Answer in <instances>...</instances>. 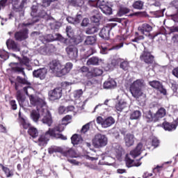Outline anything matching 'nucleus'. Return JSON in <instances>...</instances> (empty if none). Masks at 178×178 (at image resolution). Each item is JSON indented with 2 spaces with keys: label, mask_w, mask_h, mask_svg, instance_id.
<instances>
[{
  "label": "nucleus",
  "mask_w": 178,
  "mask_h": 178,
  "mask_svg": "<svg viewBox=\"0 0 178 178\" xmlns=\"http://www.w3.org/2000/svg\"><path fill=\"white\" fill-rule=\"evenodd\" d=\"M72 67L73 64L72 63H67L65 65H62L59 60H53L50 63V69L54 73H56L57 77L65 76L72 70Z\"/></svg>",
  "instance_id": "nucleus-3"
},
{
  "label": "nucleus",
  "mask_w": 178,
  "mask_h": 178,
  "mask_svg": "<svg viewBox=\"0 0 178 178\" xmlns=\"http://www.w3.org/2000/svg\"><path fill=\"white\" fill-rule=\"evenodd\" d=\"M63 126H65V124H62L61 123L54 128H49V130L47 131V134H49L50 137H54V138H60V140H67V137L63 134L56 133H62V131L65 130V127Z\"/></svg>",
  "instance_id": "nucleus-5"
},
{
  "label": "nucleus",
  "mask_w": 178,
  "mask_h": 178,
  "mask_svg": "<svg viewBox=\"0 0 178 178\" xmlns=\"http://www.w3.org/2000/svg\"><path fill=\"white\" fill-rule=\"evenodd\" d=\"M70 120H72V115H67L62 119V124H64V126H67L69 123H70Z\"/></svg>",
  "instance_id": "nucleus-53"
},
{
  "label": "nucleus",
  "mask_w": 178,
  "mask_h": 178,
  "mask_svg": "<svg viewBox=\"0 0 178 178\" xmlns=\"http://www.w3.org/2000/svg\"><path fill=\"white\" fill-rule=\"evenodd\" d=\"M10 66L11 71L17 74H22L24 77H26V72H24V67L22 66L19 63H10Z\"/></svg>",
  "instance_id": "nucleus-13"
},
{
  "label": "nucleus",
  "mask_w": 178,
  "mask_h": 178,
  "mask_svg": "<svg viewBox=\"0 0 178 178\" xmlns=\"http://www.w3.org/2000/svg\"><path fill=\"white\" fill-rule=\"evenodd\" d=\"M98 27L97 26H92L88 28L86 31V34H95V33H98Z\"/></svg>",
  "instance_id": "nucleus-57"
},
{
  "label": "nucleus",
  "mask_w": 178,
  "mask_h": 178,
  "mask_svg": "<svg viewBox=\"0 0 178 178\" xmlns=\"http://www.w3.org/2000/svg\"><path fill=\"white\" fill-rule=\"evenodd\" d=\"M71 141L74 145H79V144L83 143V138H81V136L75 134L71 137Z\"/></svg>",
  "instance_id": "nucleus-36"
},
{
  "label": "nucleus",
  "mask_w": 178,
  "mask_h": 178,
  "mask_svg": "<svg viewBox=\"0 0 178 178\" xmlns=\"http://www.w3.org/2000/svg\"><path fill=\"white\" fill-rule=\"evenodd\" d=\"M104 73V71L98 67H93L90 71V76L91 77H97L98 76H102V74Z\"/></svg>",
  "instance_id": "nucleus-39"
},
{
  "label": "nucleus",
  "mask_w": 178,
  "mask_h": 178,
  "mask_svg": "<svg viewBox=\"0 0 178 178\" xmlns=\"http://www.w3.org/2000/svg\"><path fill=\"white\" fill-rule=\"evenodd\" d=\"M15 2L17 3H18V2H20V4L17 7L13 5V10H14V12H18L19 13H23V9L24 8V5L27 3V0H15Z\"/></svg>",
  "instance_id": "nucleus-27"
},
{
  "label": "nucleus",
  "mask_w": 178,
  "mask_h": 178,
  "mask_svg": "<svg viewBox=\"0 0 178 178\" xmlns=\"http://www.w3.org/2000/svg\"><path fill=\"white\" fill-rule=\"evenodd\" d=\"M117 86H118V83H116L115 80L111 79H108V81H106L104 83L103 87L106 90H112L113 88H116Z\"/></svg>",
  "instance_id": "nucleus-29"
},
{
  "label": "nucleus",
  "mask_w": 178,
  "mask_h": 178,
  "mask_svg": "<svg viewBox=\"0 0 178 178\" xmlns=\"http://www.w3.org/2000/svg\"><path fill=\"white\" fill-rule=\"evenodd\" d=\"M141 159H143V157L134 162V160H132L130 158H127L126 159V165L127 166V168H132V166H136V168H138V166H141L142 163L140 162Z\"/></svg>",
  "instance_id": "nucleus-28"
},
{
  "label": "nucleus",
  "mask_w": 178,
  "mask_h": 178,
  "mask_svg": "<svg viewBox=\"0 0 178 178\" xmlns=\"http://www.w3.org/2000/svg\"><path fill=\"white\" fill-rule=\"evenodd\" d=\"M14 38L15 41H19V42L27 40V38H29V29L22 28V29L15 32Z\"/></svg>",
  "instance_id": "nucleus-10"
},
{
  "label": "nucleus",
  "mask_w": 178,
  "mask_h": 178,
  "mask_svg": "<svg viewBox=\"0 0 178 178\" xmlns=\"http://www.w3.org/2000/svg\"><path fill=\"white\" fill-rule=\"evenodd\" d=\"M18 120L19 122V125L22 126V128L24 130H27V129H30L31 127V124L27 121V120L24 119V118L22 117V113L19 111L18 113Z\"/></svg>",
  "instance_id": "nucleus-23"
},
{
  "label": "nucleus",
  "mask_w": 178,
  "mask_h": 178,
  "mask_svg": "<svg viewBox=\"0 0 178 178\" xmlns=\"http://www.w3.org/2000/svg\"><path fill=\"white\" fill-rule=\"evenodd\" d=\"M38 11V6H33L31 7V15L33 17V22L31 23H26V24H19V26L20 27H27V26H33V24H34V23H37L38 22H40V19H38V17H41V15H37V12Z\"/></svg>",
  "instance_id": "nucleus-8"
},
{
  "label": "nucleus",
  "mask_w": 178,
  "mask_h": 178,
  "mask_svg": "<svg viewBox=\"0 0 178 178\" xmlns=\"http://www.w3.org/2000/svg\"><path fill=\"white\" fill-rule=\"evenodd\" d=\"M29 101L30 104H32L33 106H42V105H45V100L40 98L37 95H29Z\"/></svg>",
  "instance_id": "nucleus-17"
},
{
  "label": "nucleus",
  "mask_w": 178,
  "mask_h": 178,
  "mask_svg": "<svg viewBox=\"0 0 178 178\" xmlns=\"http://www.w3.org/2000/svg\"><path fill=\"white\" fill-rule=\"evenodd\" d=\"M111 134L116 140H118V141H120V140H122V136H120V134H119V131H118V129H113L111 131Z\"/></svg>",
  "instance_id": "nucleus-55"
},
{
  "label": "nucleus",
  "mask_w": 178,
  "mask_h": 178,
  "mask_svg": "<svg viewBox=\"0 0 178 178\" xmlns=\"http://www.w3.org/2000/svg\"><path fill=\"white\" fill-rule=\"evenodd\" d=\"M124 141L126 147H131L132 145H134V135L130 133L127 134L124 136Z\"/></svg>",
  "instance_id": "nucleus-26"
},
{
  "label": "nucleus",
  "mask_w": 178,
  "mask_h": 178,
  "mask_svg": "<svg viewBox=\"0 0 178 178\" xmlns=\"http://www.w3.org/2000/svg\"><path fill=\"white\" fill-rule=\"evenodd\" d=\"M66 33L69 38H73L74 37V31H73V28H72V26L66 27Z\"/></svg>",
  "instance_id": "nucleus-54"
},
{
  "label": "nucleus",
  "mask_w": 178,
  "mask_h": 178,
  "mask_svg": "<svg viewBox=\"0 0 178 178\" xmlns=\"http://www.w3.org/2000/svg\"><path fill=\"white\" fill-rule=\"evenodd\" d=\"M125 108H127V103L124 101H120L116 105H115V109L118 111V112H122L123 109Z\"/></svg>",
  "instance_id": "nucleus-47"
},
{
  "label": "nucleus",
  "mask_w": 178,
  "mask_h": 178,
  "mask_svg": "<svg viewBox=\"0 0 178 178\" xmlns=\"http://www.w3.org/2000/svg\"><path fill=\"white\" fill-rule=\"evenodd\" d=\"M40 113L35 110H33L31 113V119L35 122V123H37L38 120H40Z\"/></svg>",
  "instance_id": "nucleus-50"
},
{
  "label": "nucleus",
  "mask_w": 178,
  "mask_h": 178,
  "mask_svg": "<svg viewBox=\"0 0 178 178\" xmlns=\"http://www.w3.org/2000/svg\"><path fill=\"white\" fill-rule=\"evenodd\" d=\"M166 116V109L165 108L161 107L160 108L156 113H153L152 111H149L146 115V120L148 123L151 122H159L162 118H165Z\"/></svg>",
  "instance_id": "nucleus-4"
},
{
  "label": "nucleus",
  "mask_w": 178,
  "mask_h": 178,
  "mask_svg": "<svg viewBox=\"0 0 178 178\" xmlns=\"http://www.w3.org/2000/svg\"><path fill=\"white\" fill-rule=\"evenodd\" d=\"M88 5L92 8H98V1L97 0H88Z\"/></svg>",
  "instance_id": "nucleus-60"
},
{
  "label": "nucleus",
  "mask_w": 178,
  "mask_h": 178,
  "mask_svg": "<svg viewBox=\"0 0 178 178\" xmlns=\"http://www.w3.org/2000/svg\"><path fill=\"white\" fill-rule=\"evenodd\" d=\"M95 148H104L108 145V137L102 134H97L92 140Z\"/></svg>",
  "instance_id": "nucleus-6"
},
{
  "label": "nucleus",
  "mask_w": 178,
  "mask_h": 178,
  "mask_svg": "<svg viewBox=\"0 0 178 178\" xmlns=\"http://www.w3.org/2000/svg\"><path fill=\"white\" fill-rule=\"evenodd\" d=\"M48 152L50 154V155H52V154H55L56 152H59L60 154H63V149H62V147L53 146L48 149Z\"/></svg>",
  "instance_id": "nucleus-46"
},
{
  "label": "nucleus",
  "mask_w": 178,
  "mask_h": 178,
  "mask_svg": "<svg viewBox=\"0 0 178 178\" xmlns=\"http://www.w3.org/2000/svg\"><path fill=\"white\" fill-rule=\"evenodd\" d=\"M127 13H130V8L123 5L118 7V11L117 13L118 16L122 17V16H124V15H127Z\"/></svg>",
  "instance_id": "nucleus-31"
},
{
  "label": "nucleus",
  "mask_w": 178,
  "mask_h": 178,
  "mask_svg": "<svg viewBox=\"0 0 178 178\" xmlns=\"http://www.w3.org/2000/svg\"><path fill=\"white\" fill-rule=\"evenodd\" d=\"M77 154L73 149H63V156L67 158H76Z\"/></svg>",
  "instance_id": "nucleus-32"
},
{
  "label": "nucleus",
  "mask_w": 178,
  "mask_h": 178,
  "mask_svg": "<svg viewBox=\"0 0 178 178\" xmlns=\"http://www.w3.org/2000/svg\"><path fill=\"white\" fill-rule=\"evenodd\" d=\"M88 66H98L99 65V58L98 57L93 56L87 60Z\"/></svg>",
  "instance_id": "nucleus-41"
},
{
  "label": "nucleus",
  "mask_w": 178,
  "mask_h": 178,
  "mask_svg": "<svg viewBox=\"0 0 178 178\" xmlns=\"http://www.w3.org/2000/svg\"><path fill=\"white\" fill-rule=\"evenodd\" d=\"M27 133L29 136L32 137V138H37V137H38V135L40 134V132H38V129L33 126H31L28 129Z\"/></svg>",
  "instance_id": "nucleus-34"
},
{
  "label": "nucleus",
  "mask_w": 178,
  "mask_h": 178,
  "mask_svg": "<svg viewBox=\"0 0 178 178\" xmlns=\"http://www.w3.org/2000/svg\"><path fill=\"white\" fill-rule=\"evenodd\" d=\"M144 87H145V82L143 79H136L129 86V91L132 97L136 98V101L138 102L142 106L145 105L147 101L145 95H144V92H143Z\"/></svg>",
  "instance_id": "nucleus-1"
},
{
  "label": "nucleus",
  "mask_w": 178,
  "mask_h": 178,
  "mask_svg": "<svg viewBox=\"0 0 178 178\" xmlns=\"http://www.w3.org/2000/svg\"><path fill=\"white\" fill-rule=\"evenodd\" d=\"M45 40L47 42H52L53 41H61L62 42H65L66 39L63 38V36L59 33L54 34H49L46 35Z\"/></svg>",
  "instance_id": "nucleus-18"
},
{
  "label": "nucleus",
  "mask_w": 178,
  "mask_h": 178,
  "mask_svg": "<svg viewBox=\"0 0 178 178\" xmlns=\"http://www.w3.org/2000/svg\"><path fill=\"white\" fill-rule=\"evenodd\" d=\"M149 85L150 87H152V88H154L155 90H157V91H159L161 94H163V95H166L167 91L165 88H163V85H162V83L159 81H152L149 82Z\"/></svg>",
  "instance_id": "nucleus-14"
},
{
  "label": "nucleus",
  "mask_w": 178,
  "mask_h": 178,
  "mask_svg": "<svg viewBox=\"0 0 178 178\" xmlns=\"http://www.w3.org/2000/svg\"><path fill=\"white\" fill-rule=\"evenodd\" d=\"M73 42H74V44L75 45H79V44L83 42V39H81V38L80 37H77V38H72Z\"/></svg>",
  "instance_id": "nucleus-64"
},
{
  "label": "nucleus",
  "mask_w": 178,
  "mask_h": 178,
  "mask_svg": "<svg viewBox=\"0 0 178 178\" xmlns=\"http://www.w3.org/2000/svg\"><path fill=\"white\" fill-rule=\"evenodd\" d=\"M65 51L70 59H77V56H79V49H77V47H76V46L69 45L65 48Z\"/></svg>",
  "instance_id": "nucleus-12"
},
{
  "label": "nucleus",
  "mask_w": 178,
  "mask_h": 178,
  "mask_svg": "<svg viewBox=\"0 0 178 178\" xmlns=\"http://www.w3.org/2000/svg\"><path fill=\"white\" fill-rule=\"evenodd\" d=\"M140 118H141V111H134L130 115L131 120H138V119H140Z\"/></svg>",
  "instance_id": "nucleus-51"
},
{
  "label": "nucleus",
  "mask_w": 178,
  "mask_h": 178,
  "mask_svg": "<svg viewBox=\"0 0 178 178\" xmlns=\"http://www.w3.org/2000/svg\"><path fill=\"white\" fill-rule=\"evenodd\" d=\"M115 26H118L117 23L107 24L106 26L102 29L101 31L99 32V37L103 38V40H109L111 30H112L113 27H115Z\"/></svg>",
  "instance_id": "nucleus-7"
},
{
  "label": "nucleus",
  "mask_w": 178,
  "mask_h": 178,
  "mask_svg": "<svg viewBox=\"0 0 178 178\" xmlns=\"http://www.w3.org/2000/svg\"><path fill=\"white\" fill-rule=\"evenodd\" d=\"M79 72L81 73H83V74H86V76L88 77V79H90L91 71H90V68L86 66H83L80 68Z\"/></svg>",
  "instance_id": "nucleus-52"
},
{
  "label": "nucleus",
  "mask_w": 178,
  "mask_h": 178,
  "mask_svg": "<svg viewBox=\"0 0 178 178\" xmlns=\"http://www.w3.org/2000/svg\"><path fill=\"white\" fill-rule=\"evenodd\" d=\"M129 16V17H133L134 16H138V17H149V15H148L146 11H138L131 13Z\"/></svg>",
  "instance_id": "nucleus-48"
},
{
  "label": "nucleus",
  "mask_w": 178,
  "mask_h": 178,
  "mask_svg": "<svg viewBox=\"0 0 178 178\" xmlns=\"http://www.w3.org/2000/svg\"><path fill=\"white\" fill-rule=\"evenodd\" d=\"M96 122L98 124H101L104 129H106L108 127H111L112 124H115V119L112 117L104 119L102 117L99 116L97 118Z\"/></svg>",
  "instance_id": "nucleus-9"
},
{
  "label": "nucleus",
  "mask_w": 178,
  "mask_h": 178,
  "mask_svg": "<svg viewBox=\"0 0 178 178\" xmlns=\"http://www.w3.org/2000/svg\"><path fill=\"white\" fill-rule=\"evenodd\" d=\"M135 38L131 40L132 42H139V41L144 40V35H139L138 32L135 33Z\"/></svg>",
  "instance_id": "nucleus-58"
},
{
  "label": "nucleus",
  "mask_w": 178,
  "mask_h": 178,
  "mask_svg": "<svg viewBox=\"0 0 178 178\" xmlns=\"http://www.w3.org/2000/svg\"><path fill=\"white\" fill-rule=\"evenodd\" d=\"M99 8L101 9L102 12L104 13V15H107L108 16L112 15V8L109 7V6L101 4Z\"/></svg>",
  "instance_id": "nucleus-38"
},
{
  "label": "nucleus",
  "mask_w": 178,
  "mask_h": 178,
  "mask_svg": "<svg viewBox=\"0 0 178 178\" xmlns=\"http://www.w3.org/2000/svg\"><path fill=\"white\" fill-rule=\"evenodd\" d=\"M0 166L1 167L3 172H4L6 177H12L13 176V171L9 169V168L4 166L2 163H0Z\"/></svg>",
  "instance_id": "nucleus-44"
},
{
  "label": "nucleus",
  "mask_w": 178,
  "mask_h": 178,
  "mask_svg": "<svg viewBox=\"0 0 178 178\" xmlns=\"http://www.w3.org/2000/svg\"><path fill=\"white\" fill-rule=\"evenodd\" d=\"M141 151H143V143H139L136 147L130 152V155H131L133 158H137L138 155H141Z\"/></svg>",
  "instance_id": "nucleus-30"
},
{
  "label": "nucleus",
  "mask_w": 178,
  "mask_h": 178,
  "mask_svg": "<svg viewBox=\"0 0 178 178\" xmlns=\"http://www.w3.org/2000/svg\"><path fill=\"white\" fill-rule=\"evenodd\" d=\"M118 62H120V68L124 70V72H127L130 67V63L127 60H124L122 58H119L117 60Z\"/></svg>",
  "instance_id": "nucleus-35"
},
{
  "label": "nucleus",
  "mask_w": 178,
  "mask_h": 178,
  "mask_svg": "<svg viewBox=\"0 0 178 178\" xmlns=\"http://www.w3.org/2000/svg\"><path fill=\"white\" fill-rule=\"evenodd\" d=\"M178 126V120H175L172 122H168V121H165L162 124V127L165 130V131H173V130H175L177 129Z\"/></svg>",
  "instance_id": "nucleus-19"
},
{
  "label": "nucleus",
  "mask_w": 178,
  "mask_h": 178,
  "mask_svg": "<svg viewBox=\"0 0 178 178\" xmlns=\"http://www.w3.org/2000/svg\"><path fill=\"white\" fill-rule=\"evenodd\" d=\"M9 104L13 111H16V109H17V104H16V100H10Z\"/></svg>",
  "instance_id": "nucleus-63"
},
{
  "label": "nucleus",
  "mask_w": 178,
  "mask_h": 178,
  "mask_svg": "<svg viewBox=\"0 0 178 178\" xmlns=\"http://www.w3.org/2000/svg\"><path fill=\"white\" fill-rule=\"evenodd\" d=\"M153 28L149 24L144 23L138 28V30L140 31L141 34L144 35H148L152 31Z\"/></svg>",
  "instance_id": "nucleus-20"
},
{
  "label": "nucleus",
  "mask_w": 178,
  "mask_h": 178,
  "mask_svg": "<svg viewBox=\"0 0 178 178\" xmlns=\"http://www.w3.org/2000/svg\"><path fill=\"white\" fill-rule=\"evenodd\" d=\"M49 134H47V131L44 134L41 135L38 140V144L40 147H44L48 144V141H49Z\"/></svg>",
  "instance_id": "nucleus-22"
},
{
  "label": "nucleus",
  "mask_w": 178,
  "mask_h": 178,
  "mask_svg": "<svg viewBox=\"0 0 178 178\" xmlns=\"http://www.w3.org/2000/svg\"><path fill=\"white\" fill-rule=\"evenodd\" d=\"M56 1L58 0H42V6H43V8H48V6H50L52 2H55Z\"/></svg>",
  "instance_id": "nucleus-59"
},
{
  "label": "nucleus",
  "mask_w": 178,
  "mask_h": 178,
  "mask_svg": "<svg viewBox=\"0 0 178 178\" xmlns=\"http://www.w3.org/2000/svg\"><path fill=\"white\" fill-rule=\"evenodd\" d=\"M6 44L8 49H13V51H15V52H19L20 48L15 40L8 39L7 40Z\"/></svg>",
  "instance_id": "nucleus-25"
},
{
  "label": "nucleus",
  "mask_w": 178,
  "mask_h": 178,
  "mask_svg": "<svg viewBox=\"0 0 178 178\" xmlns=\"http://www.w3.org/2000/svg\"><path fill=\"white\" fill-rule=\"evenodd\" d=\"M19 63L21 65V66H23V65L24 66H26L29 70L31 69V65H30V58H29L28 57L24 56L22 59L19 60Z\"/></svg>",
  "instance_id": "nucleus-45"
},
{
  "label": "nucleus",
  "mask_w": 178,
  "mask_h": 178,
  "mask_svg": "<svg viewBox=\"0 0 178 178\" xmlns=\"http://www.w3.org/2000/svg\"><path fill=\"white\" fill-rule=\"evenodd\" d=\"M132 7L137 10H142L144 8V1L138 0L133 3Z\"/></svg>",
  "instance_id": "nucleus-43"
},
{
  "label": "nucleus",
  "mask_w": 178,
  "mask_h": 178,
  "mask_svg": "<svg viewBox=\"0 0 178 178\" xmlns=\"http://www.w3.org/2000/svg\"><path fill=\"white\" fill-rule=\"evenodd\" d=\"M43 118L42 120V123L47 124V126H52L54 121L52 120V115H51V112L48 109H43L42 114Z\"/></svg>",
  "instance_id": "nucleus-16"
},
{
  "label": "nucleus",
  "mask_w": 178,
  "mask_h": 178,
  "mask_svg": "<svg viewBox=\"0 0 178 178\" xmlns=\"http://www.w3.org/2000/svg\"><path fill=\"white\" fill-rule=\"evenodd\" d=\"M11 84H15V88L17 91V100L18 101L19 105H22L23 102H24V99L23 98V95H22V92L20 91V88H23L24 92L26 95H29V89L33 88L31 86V82L29 81L27 79L23 78L20 76H17L15 80L10 81ZM23 86H26L23 88Z\"/></svg>",
  "instance_id": "nucleus-2"
},
{
  "label": "nucleus",
  "mask_w": 178,
  "mask_h": 178,
  "mask_svg": "<svg viewBox=\"0 0 178 178\" xmlns=\"http://www.w3.org/2000/svg\"><path fill=\"white\" fill-rule=\"evenodd\" d=\"M51 30H59L60 28V24L59 22H53L50 24Z\"/></svg>",
  "instance_id": "nucleus-61"
},
{
  "label": "nucleus",
  "mask_w": 178,
  "mask_h": 178,
  "mask_svg": "<svg viewBox=\"0 0 178 178\" xmlns=\"http://www.w3.org/2000/svg\"><path fill=\"white\" fill-rule=\"evenodd\" d=\"M92 15L90 17L91 22H92V23H99V21L102 19V14L99 13L98 8L93 10Z\"/></svg>",
  "instance_id": "nucleus-24"
},
{
  "label": "nucleus",
  "mask_w": 178,
  "mask_h": 178,
  "mask_svg": "<svg viewBox=\"0 0 178 178\" xmlns=\"http://www.w3.org/2000/svg\"><path fill=\"white\" fill-rule=\"evenodd\" d=\"M160 141L158 140L157 138H153L152 140V145L154 147V148H158L159 147Z\"/></svg>",
  "instance_id": "nucleus-62"
},
{
  "label": "nucleus",
  "mask_w": 178,
  "mask_h": 178,
  "mask_svg": "<svg viewBox=\"0 0 178 178\" xmlns=\"http://www.w3.org/2000/svg\"><path fill=\"white\" fill-rule=\"evenodd\" d=\"M49 97L51 101H56L62 98V88H56L49 92Z\"/></svg>",
  "instance_id": "nucleus-15"
},
{
  "label": "nucleus",
  "mask_w": 178,
  "mask_h": 178,
  "mask_svg": "<svg viewBox=\"0 0 178 178\" xmlns=\"http://www.w3.org/2000/svg\"><path fill=\"white\" fill-rule=\"evenodd\" d=\"M81 19H83V16H81V15H76L75 17H67V22H68V23H70L71 24H79V23H80V22L81 21Z\"/></svg>",
  "instance_id": "nucleus-33"
},
{
  "label": "nucleus",
  "mask_w": 178,
  "mask_h": 178,
  "mask_svg": "<svg viewBox=\"0 0 178 178\" xmlns=\"http://www.w3.org/2000/svg\"><path fill=\"white\" fill-rule=\"evenodd\" d=\"M68 4L74 8H81L84 5V0H68Z\"/></svg>",
  "instance_id": "nucleus-37"
},
{
  "label": "nucleus",
  "mask_w": 178,
  "mask_h": 178,
  "mask_svg": "<svg viewBox=\"0 0 178 178\" xmlns=\"http://www.w3.org/2000/svg\"><path fill=\"white\" fill-rule=\"evenodd\" d=\"M97 42V36H88L84 41L85 45H94Z\"/></svg>",
  "instance_id": "nucleus-42"
},
{
  "label": "nucleus",
  "mask_w": 178,
  "mask_h": 178,
  "mask_svg": "<svg viewBox=\"0 0 178 178\" xmlns=\"http://www.w3.org/2000/svg\"><path fill=\"white\" fill-rule=\"evenodd\" d=\"M124 43L121 42L115 46H113L112 48H108L106 47H102V51L103 54H106L108 51H112L113 49H120V48L123 47Z\"/></svg>",
  "instance_id": "nucleus-40"
},
{
  "label": "nucleus",
  "mask_w": 178,
  "mask_h": 178,
  "mask_svg": "<svg viewBox=\"0 0 178 178\" xmlns=\"http://www.w3.org/2000/svg\"><path fill=\"white\" fill-rule=\"evenodd\" d=\"M33 77H36L37 79H40V80H44L47 76V69L40 68L38 70H35L33 72Z\"/></svg>",
  "instance_id": "nucleus-21"
},
{
  "label": "nucleus",
  "mask_w": 178,
  "mask_h": 178,
  "mask_svg": "<svg viewBox=\"0 0 178 178\" xmlns=\"http://www.w3.org/2000/svg\"><path fill=\"white\" fill-rule=\"evenodd\" d=\"M109 159H111V157L109 156H102V161H104L101 162V161H99V163L100 165H111V162L109 161Z\"/></svg>",
  "instance_id": "nucleus-56"
},
{
  "label": "nucleus",
  "mask_w": 178,
  "mask_h": 178,
  "mask_svg": "<svg viewBox=\"0 0 178 178\" xmlns=\"http://www.w3.org/2000/svg\"><path fill=\"white\" fill-rule=\"evenodd\" d=\"M140 60L145 62V63H147V65H152V63H154L155 57L151 54V52L143 51L140 56Z\"/></svg>",
  "instance_id": "nucleus-11"
},
{
  "label": "nucleus",
  "mask_w": 178,
  "mask_h": 178,
  "mask_svg": "<svg viewBox=\"0 0 178 178\" xmlns=\"http://www.w3.org/2000/svg\"><path fill=\"white\" fill-rule=\"evenodd\" d=\"M123 147L120 145H117L115 147V152L116 158H122L123 155Z\"/></svg>",
  "instance_id": "nucleus-49"
}]
</instances>
